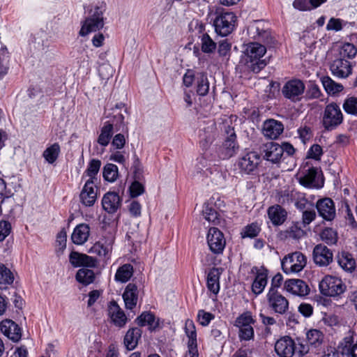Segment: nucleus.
Wrapping results in <instances>:
<instances>
[{
	"label": "nucleus",
	"mask_w": 357,
	"mask_h": 357,
	"mask_svg": "<svg viewBox=\"0 0 357 357\" xmlns=\"http://www.w3.org/2000/svg\"><path fill=\"white\" fill-rule=\"evenodd\" d=\"M202 50L204 53L210 54L214 52L217 45L208 33H203L201 38Z\"/></svg>",
	"instance_id": "51"
},
{
	"label": "nucleus",
	"mask_w": 357,
	"mask_h": 357,
	"mask_svg": "<svg viewBox=\"0 0 357 357\" xmlns=\"http://www.w3.org/2000/svg\"><path fill=\"white\" fill-rule=\"evenodd\" d=\"M220 269L215 267L211 268L206 278V285L208 289L214 294H218L220 291Z\"/></svg>",
	"instance_id": "34"
},
{
	"label": "nucleus",
	"mask_w": 357,
	"mask_h": 357,
	"mask_svg": "<svg viewBox=\"0 0 357 357\" xmlns=\"http://www.w3.org/2000/svg\"><path fill=\"white\" fill-rule=\"evenodd\" d=\"M197 72H195L193 70L188 69L183 77V84L186 87L192 86V84L197 81Z\"/></svg>",
	"instance_id": "59"
},
{
	"label": "nucleus",
	"mask_w": 357,
	"mask_h": 357,
	"mask_svg": "<svg viewBox=\"0 0 357 357\" xmlns=\"http://www.w3.org/2000/svg\"><path fill=\"white\" fill-rule=\"evenodd\" d=\"M130 197H137L144 192V186L137 180L134 181L129 188Z\"/></svg>",
	"instance_id": "58"
},
{
	"label": "nucleus",
	"mask_w": 357,
	"mask_h": 357,
	"mask_svg": "<svg viewBox=\"0 0 357 357\" xmlns=\"http://www.w3.org/2000/svg\"><path fill=\"white\" fill-rule=\"evenodd\" d=\"M320 238L328 245H335L338 240L336 230L331 227H326L319 234Z\"/></svg>",
	"instance_id": "40"
},
{
	"label": "nucleus",
	"mask_w": 357,
	"mask_h": 357,
	"mask_svg": "<svg viewBox=\"0 0 357 357\" xmlns=\"http://www.w3.org/2000/svg\"><path fill=\"white\" fill-rule=\"evenodd\" d=\"M111 251L112 246L110 245H105L100 241L96 243L89 250V252L95 253L99 257H102L105 259H108L109 257Z\"/></svg>",
	"instance_id": "49"
},
{
	"label": "nucleus",
	"mask_w": 357,
	"mask_h": 357,
	"mask_svg": "<svg viewBox=\"0 0 357 357\" xmlns=\"http://www.w3.org/2000/svg\"><path fill=\"white\" fill-rule=\"evenodd\" d=\"M122 131L128 134V128L124 122V116L121 113L114 114L112 121H107L104 123L100 128V133L97 139V142L102 146H107L114 135V131Z\"/></svg>",
	"instance_id": "2"
},
{
	"label": "nucleus",
	"mask_w": 357,
	"mask_h": 357,
	"mask_svg": "<svg viewBox=\"0 0 357 357\" xmlns=\"http://www.w3.org/2000/svg\"><path fill=\"white\" fill-rule=\"evenodd\" d=\"M69 261L75 267L95 268L97 266L98 261L96 258L86 254L72 251L69 255Z\"/></svg>",
	"instance_id": "19"
},
{
	"label": "nucleus",
	"mask_w": 357,
	"mask_h": 357,
	"mask_svg": "<svg viewBox=\"0 0 357 357\" xmlns=\"http://www.w3.org/2000/svg\"><path fill=\"white\" fill-rule=\"evenodd\" d=\"M196 93L199 96H205L209 91V82L207 74L204 72H197L195 82Z\"/></svg>",
	"instance_id": "35"
},
{
	"label": "nucleus",
	"mask_w": 357,
	"mask_h": 357,
	"mask_svg": "<svg viewBox=\"0 0 357 357\" xmlns=\"http://www.w3.org/2000/svg\"><path fill=\"white\" fill-rule=\"evenodd\" d=\"M121 199L118 193L108 192L104 195L102 199L103 209L109 213H114L120 207Z\"/></svg>",
	"instance_id": "27"
},
{
	"label": "nucleus",
	"mask_w": 357,
	"mask_h": 357,
	"mask_svg": "<svg viewBox=\"0 0 357 357\" xmlns=\"http://www.w3.org/2000/svg\"><path fill=\"white\" fill-rule=\"evenodd\" d=\"M214 318L215 315L211 312H206L204 310L198 311L197 321L202 326H207Z\"/></svg>",
	"instance_id": "57"
},
{
	"label": "nucleus",
	"mask_w": 357,
	"mask_h": 357,
	"mask_svg": "<svg viewBox=\"0 0 357 357\" xmlns=\"http://www.w3.org/2000/svg\"><path fill=\"white\" fill-rule=\"evenodd\" d=\"M263 158L273 164L280 162L282 158V149L278 143L270 142L264 145L262 149Z\"/></svg>",
	"instance_id": "25"
},
{
	"label": "nucleus",
	"mask_w": 357,
	"mask_h": 357,
	"mask_svg": "<svg viewBox=\"0 0 357 357\" xmlns=\"http://www.w3.org/2000/svg\"><path fill=\"white\" fill-rule=\"evenodd\" d=\"M356 54L357 48L350 43H344L339 50L340 58H343L344 59H352L356 56Z\"/></svg>",
	"instance_id": "48"
},
{
	"label": "nucleus",
	"mask_w": 357,
	"mask_h": 357,
	"mask_svg": "<svg viewBox=\"0 0 357 357\" xmlns=\"http://www.w3.org/2000/svg\"><path fill=\"white\" fill-rule=\"evenodd\" d=\"M251 272L252 273H255V277L252 284V291L256 295H259L264 291L267 284L268 271L264 266H261L260 268L254 266Z\"/></svg>",
	"instance_id": "14"
},
{
	"label": "nucleus",
	"mask_w": 357,
	"mask_h": 357,
	"mask_svg": "<svg viewBox=\"0 0 357 357\" xmlns=\"http://www.w3.org/2000/svg\"><path fill=\"white\" fill-rule=\"evenodd\" d=\"M101 164V161L98 159L91 160L82 178L86 175L89 177L88 180H92L95 182L97 179L96 176L99 172Z\"/></svg>",
	"instance_id": "44"
},
{
	"label": "nucleus",
	"mask_w": 357,
	"mask_h": 357,
	"mask_svg": "<svg viewBox=\"0 0 357 357\" xmlns=\"http://www.w3.org/2000/svg\"><path fill=\"white\" fill-rule=\"evenodd\" d=\"M213 26L215 33L222 37L229 36L234 31L236 16L233 12L226 11L224 8H217L214 13Z\"/></svg>",
	"instance_id": "3"
},
{
	"label": "nucleus",
	"mask_w": 357,
	"mask_h": 357,
	"mask_svg": "<svg viewBox=\"0 0 357 357\" xmlns=\"http://www.w3.org/2000/svg\"><path fill=\"white\" fill-rule=\"evenodd\" d=\"M225 137L222 144L219 147V157L223 160L234 156L239 149L236 141V135L234 127L225 126Z\"/></svg>",
	"instance_id": "7"
},
{
	"label": "nucleus",
	"mask_w": 357,
	"mask_h": 357,
	"mask_svg": "<svg viewBox=\"0 0 357 357\" xmlns=\"http://www.w3.org/2000/svg\"><path fill=\"white\" fill-rule=\"evenodd\" d=\"M297 132L298 134L299 138L303 144H306V142L313 137L312 128L306 125L301 126L298 129Z\"/></svg>",
	"instance_id": "56"
},
{
	"label": "nucleus",
	"mask_w": 357,
	"mask_h": 357,
	"mask_svg": "<svg viewBox=\"0 0 357 357\" xmlns=\"http://www.w3.org/2000/svg\"><path fill=\"white\" fill-rule=\"evenodd\" d=\"M248 33L258 43H264L268 47H272L275 43V38L271 36L268 29H264V24L260 22H255L248 28Z\"/></svg>",
	"instance_id": "12"
},
{
	"label": "nucleus",
	"mask_w": 357,
	"mask_h": 357,
	"mask_svg": "<svg viewBox=\"0 0 357 357\" xmlns=\"http://www.w3.org/2000/svg\"><path fill=\"white\" fill-rule=\"evenodd\" d=\"M284 233L286 238L294 239H299L305 234L304 230L299 226L298 222L293 223Z\"/></svg>",
	"instance_id": "50"
},
{
	"label": "nucleus",
	"mask_w": 357,
	"mask_h": 357,
	"mask_svg": "<svg viewBox=\"0 0 357 357\" xmlns=\"http://www.w3.org/2000/svg\"><path fill=\"white\" fill-rule=\"evenodd\" d=\"M1 333L14 342H19L22 338L21 328L11 319H4L0 323Z\"/></svg>",
	"instance_id": "18"
},
{
	"label": "nucleus",
	"mask_w": 357,
	"mask_h": 357,
	"mask_svg": "<svg viewBox=\"0 0 357 357\" xmlns=\"http://www.w3.org/2000/svg\"><path fill=\"white\" fill-rule=\"evenodd\" d=\"M216 126L215 123H209L199 130V139L200 146L206 149L215 139Z\"/></svg>",
	"instance_id": "26"
},
{
	"label": "nucleus",
	"mask_w": 357,
	"mask_h": 357,
	"mask_svg": "<svg viewBox=\"0 0 357 357\" xmlns=\"http://www.w3.org/2000/svg\"><path fill=\"white\" fill-rule=\"evenodd\" d=\"M67 234L64 229H61L56 236L57 252H63L66 247Z\"/></svg>",
	"instance_id": "60"
},
{
	"label": "nucleus",
	"mask_w": 357,
	"mask_h": 357,
	"mask_svg": "<svg viewBox=\"0 0 357 357\" xmlns=\"http://www.w3.org/2000/svg\"><path fill=\"white\" fill-rule=\"evenodd\" d=\"M133 271V266L130 264H125L117 269L114 280L116 282L126 283L132 276Z\"/></svg>",
	"instance_id": "37"
},
{
	"label": "nucleus",
	"mask_w": 357,
	"mask_h": 357,
	"mask_svg": "<svg viewBox=\"0 0 357 357\" xmlns=\"http://www.w3.org/2000/svg\"><path fill=\"white\" fill-rule=\"evenodd\" d=\"M269 219L275 226L282 225L287 217V211L280 204H275L270 206L267 210Z\"/></svg>",
	"instance_id": "28"
},
{
	"label": "nucleus",
	"mask_w": 357,
	"mask_h": 357,
	"mask_svg": "<svg viewBox=\"0 0 357 357\" xmlns=\"http://www.w3.org/2000/svg\"><path fill=\"white\" fill-rule=\"evenodd\" d=\"M266 52V47L258 42L250 43L245 50L246 55L245 65L248 70L259 73L264 69L268 62L261 58Z\"/></svg>",
	"instance_id": "1"
},
{
	"label": "nucleus",
	"mask_w": 357,
	"mask_h": 357,
	"mask_svg": "<svg viewBox=\"0 0 357 357\" xmlns=\"http://www.w3.org/2000/svg\"><path fill=\"white\" fill-rule=\"evenodd\" d=\"M11 231V225L8 221H1L0 222V242L4 241V239L10 234Z\"/></svg>",
	"instance_id": "63"
},
{
	"label": "nucleus",
	"mask_w": 357,
	"mask_h": 357,
	"mask_svg": "<svg viewBox=\"0 0 357 357\" xmlns=\"http://www.w3.org/2000/svg\"><path fill=\"white\" fill-rule=\"evenodd\" d=\"M267 307L276 315H284L289 310V301L278 291L268 289L266 294Z\"/></svg>",
	"instance_id": "9"
},
{
	"label": "nucleus",
	"mask_w": 357,
	"mask_h": 357,
	"mask_svg": "<svg viewBox=\"0 0 357 357\" xmlns=\"http://www.w3.org/2000/svg\"><path fill=\"white\" fill-rule=\"evenodd\" d=\"M9 55L3 54V56H0V79L5 76L9 70Z\"/></svg>",
	"instance_id": "61"
},
{
	"label": "nucleus",
	"mask_w": 357,
	"mask_h": 357,
	"mask_svg": "<svg viewBox=\"0 0 357 357\" xmlns=\"http://www.w3.org/2000/svg\"><path fill=\"white\" fill-rule=\"evenodd\" d=\"M255 320L252 318L250 312H245L239 315L235 320L234 326L237 328L253 325Z\"/></svg>",
	"instance_id": "54"
},
{
	"label": "nucleus",
	"mask_w": 357,
	"mask_h": 357,
	"mask_svg": "<svg viewBox=\"0 0 357 357\" xmlns=\"http://www.w3.org/2000/svg\"><path fill=\"white\" fill-rule=\"evenodd\" d=\"M312 257L314 262L317 265L327 266L333 261V254L326 245L320 243L314 248Z\"/></svg>",
	"instance_id": "16"
},
{
	"label": "nucleus",
	"mask_w": 357,
	"mask_h": 357,
	"mask_svg": "<svg viewBox=\"0 0 357 357\" xmlns=\"http://www.w3.org/2000/svg\"><path fill=\"white\" fill-rule=\"evenodd\" d=\"M320 172H321V171L317 167H310L306 171L301 183L305 186L321 188L324 185V180L321 179V184L318 183Z\"/></svg>",
	"instance_id": "30"
},
{
	"label": "nucleus",
	"mask_w": 357,
	"mask_h": 357,
	"mask_svg": "<svg viewBox=\"0 0 357 357\" xmlns=\"http://www.w3.org/2000/svg\"><path fill=\"white\" fill-rule=\"evenodd\" d=\"M142 333V330L137 327L131 328L127 331L123 338V344L126 349L131 351L136 348Z\"/></svg>",
	"instance_id": "32"
},
{
	"label": "nucleus",
	"mask_w": 357,
	"mask_h": 357,
	"mask_svg": "<svg viewBox=\"0 0 357 357\" xmlns=\"http://www.w3.org/2000/svg\"><path fill=\"white\" fill-rule=\"evenodd\" d=\"M89 232L90 227L89 225L79 224L74 229L71 235V240L76 245H82L88 240Z\"/></svg>",
	"instance_id": "33"
},
{
	"label": "nucleus",
	"mask_w": 357,
	"mask_h": 357,
	"mask_svg": "<svg viewBox=\"0 0 357 357\" xmlns=\"http://www.w3.org/2000/svg\"><path fill=\"white\" fill-rule=\"evenodd\" d=\"M61 152L59 143L56 142L48 146L43 153V157L49 164H53L58 159Z\"/></svg>",
	"instance_id": "39"
},
{
	"label": "nucleus",
	"mask_w": 357,
	"mask_h": 357,
	"mask_svg": "<svg viewBox=\"0 0 357 357\" xmlns=\"http://www.w3.org/2000/svg\"><path fill=\"white\" fill-rule=\"evenodd\" d=\"M206 240L209 249L213 254L222 253L226 245V240L223 233L219 229L211 227L208 229Z\"/></svg>",
	"instance_id": "11"
},
{
	"label": "nucleus",
	"mask_w": 357,
	"mask_h": 357,
	"mask_svg": "<svg viewBox=\"0 0 357 357\" xmlns=\"http://www.w3.org/2000/svg\"><path fill=\"white\" fill-rule=\"evenodd\" d=\"M306 338L310 345L318 347L323 343L324 335L318 329H310L306 333Z\"/></svg>",
	"instance_id": "42"
},
{
	"label": "nucleus",
	"mask_w": 357,
	"mask_h": 357,
	"mask_svg": "<svg viewBox=\"0 0 357 357\" xmlns=\"http://www.w3.org/2000/svg\"><path fill=\"white\" fill-rule=\"evenodd\" d=\"M105 9L102 6H96L94 10H90V15L82 22L79 34L86 36L91 32H96L102 29L104 26Z\"/></svg>",
	"instance_id": "4"
},
{
	"label": "nucleus",
	"mask_w": 357,
	"mask_h": 357,
	"mask_svg": "<svg viewBox=\"0 0 357 357\" xmlns=\"http://www.w3.org/2000/svg\"><path fill=\"white\" fill-rule=\"evenodd\" d=\"M342 108L347 114L357 116V97H347L343 102Z\"/></svg>",
	"instance_id": "52"
},
{
	"label": "nucleus",
	"mask_w": 357,
	"mask_h": 357,
	"mask_svg": "<svg viewBox=\"0 0 357 357\" xmlns=\"http://www.w3.org/2000/svg\"><path fill=\"white\" fill-rule=\"evenodd\" d=\"M108 315L114 325L119 328L124 327L128 321L126 314L114 301L108 306Z\"/></svg>",
	"instance_id": "22"
},
{
	"label": "nucleus",
	"mask_w": 357,
	"mask_h": 357,
	"mask_svg": "<svg viewBox=\"0 0 357 357\" xmlns=\"http://www.w3.org/2000/svg\"><path fill=\"white\" fill-rule=\"evenodd\" d=\"M323 154V150L320 145L319 144H313L309 149L307 152V157L310 158L314 159L316 160H319L321 159V156Z\"/></svg>",
	"instance_id": "62"
},
{
	"label": "nucleus",
	"mask_w": 357,
	"mask_h": 357,
	"mask_svg": "<svg viewBox=\"0 0 357 357\" xmlns=\"http://www.w3.org/2000/svg\"><path fill=\"white\" fill-rule=\"evenodd\" d=\"M126 137L122 133H118L115 135L112 141V145L116 149H121L126 144Z\"/></svg>",
	"instance_id": "64"
},
{
	"label": "nucleus",
	"mask_w": 357,
	"mask_h": 357,
	"mask_svg": "<svg viewBox=\"0 0 357 357\" xmlns=\"http://www.w3.org/2000/svg\"><path fill=\"white\" fill-rule=\"evenodd\" d=\"M299 192L289 189H284L278 191L276 194V201L281 205H289L293 203Z\"/></svg>",
	"instance_id": "36"
},
{
	"label": "nucleus",
	"mask_w": 357,
	"mask_h": 357,
	"mask_svg": "<svg viewBox=\"0 0 357 357\" xmlns=\"http://www.w3.org/2000/svg\"><path fill=\"white\" fill-rule=\"evenodd\" d=\"M94 181L87 180L80 192L81 203L85 206H92L97 199V193L93 188Z\"/></svg>",
	"instance_id": "24"
},
{
	"label": "nucleus",
	"mask_w": 357,
	"mask_h": 357,
	"mask_svg": "<svg viewBox=\"0 0 357 357\" xmlns=\"http://www.w3.org/2000/svg\"><path fill=\"white\" fill-rule=\"evenodd\" d=\"M102 176L108 182H114L119 176L118 167L112 163L106 164L103 167Z\"/></svg>",
	"instance_id": "45"
},
{
	"label": "nucleus",
	"mask_w": 357,
	"mask_h": 357,
	"mask_svg": "<svg viewBox=\"0 0 357 357\" xmlns=\"http://www.w3.org/2000/svg\"><path fill=\"white\" fill-rule=\"evenodd\" d=\"M284 131L282 122L270 119L264 121L262 132L264 135L271 139H276Z\"/></svg>",
	"instance_id": "21"
},
{
	"label": "nucleus",
	"mask_w": 357,
	"mask_h": 357,
	"mask_svg": "<svg viewBox=\"0 0 357 357\" xmlns=\"http://www.w3.org/2000/svg\"><path fill=\"white\" fill-rule=\"evenodd\" d=\"M126 307L132 310L137 305L138 300V289L135 284L129 283L123 294Z\"/></svg>",
	"instance_id": "29"
},
{
	"label": "nucleus",
	"mask_w": 357,
	"mask_h": 357,
	"mask_svg": "<svg viewBox=\"0 0 357 357\" xmlns=\"http://www.w3.org/2000/svg\"><path fill=\"white\" fill-rule=\"evenodd\" d=\"M306 263L305 256L300 252H295L285 256L282 260L281 265L285 273H290L300 272L305 266Z\"/></svg>",
	"instance_id": "10"
},
{
	"label": "nucleus",
	"mask_w": 357,
	"mask_h": 357,
	"mask_svg": "<svg viewBox=\"0 0 357 357\" xmlns=\"http://www.w3.org/2000/svg\"><path fill=\"white\" fill-rule=\"evenodd\" d=\"M261 157L256 151H249L238 158L237 166L242 174L257 175Z\"/></svg>",
	"instance_id": "6"
},
{
	"label": "nucleus",
	"mask_w": 357,
	"mask_h": 357,
	"mask_svg": "<svg viewBox=\"0 0 357 357\" xmlns=\"http://www.w3.org/2000/svg\"><path fill=\"white\" fill-rule=\"evenodd\" d=\"M319 288L324 296L336 297L346 291L347 286L340 278L326 275L319 282Z\"/></svg>",
	"instance_id": "5"
},
{
	"label": "nucleus",
	"mask_w": 357,
	"mask_h": 357,
	"mask_svg": "<svg viewBox=\"0 0 357 357\" xmlns=\"http://www.w3.org/2000/svg\"><path fill=\"white\" fill-rule=\"evenodd\" d=\"M76 280L84 286L92 284L96 279L93 271L88 268H80L75 275Z\"/></svg>",
	"instance_id": "38"
},
{
	"label": "nucleus",
	"mask_w": 357,
	"mask_h": 357,
	"mask_svg": "<svg viewBox=\"0 0 357 357\" xmlns=\"http://www.w3.org/2000/svg\"><path fill=\"white\" fill-rule=\"evenodd\" d=\"M322 84L328 94H335L342 91L344 89L343 86L340 84L335 82L329 77H324L321 79Z\"/></svg>",
	"instance_id": "47"
},
{
	"label": "nucleus",
	"mask_w": 357,
	"mask_h": 357,
	"mask_svg": "<svg viewBox=\"0 0 357 357\" xmlns=\"http://www.w3.org/2000/svg\"><path fill=\"white\" fill-rule=\"evenodd\" d=\"M13 273L3 264L0 263V289H6V286L13 284Z\"/></svg>",
	"instance_id": "41"
},
{
	"label": "nucleus",
	"mask_w": 357,
	"mask_h": 357,
	"mask_svg": "<svg viewBox=\"0 0 357 357\" xmlns=\"http://www.w3.org/2000/svg\"><path fill=\"white\" fill-rule=\"evenodd\" d=\"M205 219L214 225H219L221 221L220 215L215 208L209 204H205L203 209Z\"/></svg>",
	"instance_id": "43"
},
{
	"label": "nucleus",
	"mask_w": 357,
	"mask_h": 357,
	"mask_svg": "<svg viewBox=\"0 0 357 357\" xmlns=\"http://www.w3.org/2000/svg\"><path fill=\"white\" fill-rule=\"evenodd\" d=\"M135 322L139 326H149L150 331H155L160 327L159 319H155V315L151 312H144L138 316Z\"/></svg>",
	"instance_id": "31"
},
{
	"label": "nucleus",
	"mask_w": 357,
	"mask_h": 357,
	"mask_svg": "<svg viewBox=\"0 0 357 357\" xmlns=\"http://www.w3.org/2000/svg\"><path fill=\"white\" fill-rule=\"evenodd\" d=\"M338 264L344 270L349 272H352L356 268V261L348 252L342 253L338 257Z\"/></svg>",
	"instance_id": "46"
},
{
	"label": "nucleus",
	"mask_w": 357,
	"mask_h": 357,
	"mask_svg": "<svg viewBox=\"0 0 357 357\" xmlns=\"http://www.w3.org/2000/svg\"><path fill=\"white\" fill-rule=\"evenodd\" d=\"M275 351L280 357H292L296 353V344L289 336H284L275 344Z\"/></svg>",
	"instance_id": "17"
},
{
	"label": "nucleus",
	"mask_w": 357,
	"mask_h": 357,
	"mask_svg": "<svg viewBox=\"0 0 357 357\" xmlns=\"http://www.w3.org/2000/svg\"><path fill=\"white\" fill-rule=\"evenodd\" d=\"M330 69L333 75L340 77H347L352 73L350 62L343 58L335 59L331 64Z\"/></svg>",
	"instance_id": "23"
},
{
	"label": "nucleus",
	"mask_w": 357,
	"mask_h": 357,
	"mask_svg": "<svg viewBox=\"0 0 357 357\" xmlns=\"http://www.w3.org/2000/svg\"><path fill=\"white\" fill-rule=\"evenodd\" d=\"M261 231V228L259 227L258 223L252 222L247 226H245L243 231H241V237L243 238H255L258 236Z\"/></svg>",
	"instance_id": "53"
},
{
	"label": "nucleus",
	"mask_w": 357,
	"mask_h": 357,
	"mask_svg": "<svg viewBox=\"0 0 357 357\" xmlns=\"http://www.w3.org/2000/svg\"><path fill=\"white\" fill-rule=\"evenodd\" d=\"M343 121V114L335 102L328 104L324 109L322 117V125L326 130L331 131L335 129Z\"/></svg>",
	"instance_id": "8"
},
{
	"label": "nucleus",
	"mask_w": 357,
	"mask_h": 357,
	"mask_svg": "<svg viewBox=\"0 0 357 357\" xmlns=\"http://www.w3.org/2000/svg\"><path fill=\"white\" fill-rule=\"evenodd\" d=\"M319 216L326 221H332L336 216V211L333 200L329 197L319 199L316 203Z\"/></svg>",
	"instance_id": "15"
},
{
	"label": "nucleus",
	"mask_w": 357,
	"mask_h": 357,
	"mask_svg": "<svg viewBox=\"0 0 357 357\" xmlns=\"http://www.w3.org/2000/svg\"><path fill=\"white\" fill-rule=\"evenodd\" d=\"M305 86L303 81L298 79H291L285 83L282 89L284 98L296 102L301 100Z\"/></svg>",
	"instance_id": "13"
},
{
	"label": "nucleus",
	"mask_w": 357,
	"mask_h": 357,
	"mask_svg": "<svg viewBox=\"0 0 357 357\" xmlns=\"http://www.w3.org/2000/svg\"><path fill=\"white\" fill-rule=\"evenodd\" d=\"M284 289L298 296H305L309 294L310 288L308 285L301 279H289L285 281Z\"/></svg>",
	"instance_id": "20"
},
{
	"label": "nucleus",
	"mask_w": 357,
	"mask_h": 357,
	"mask_svg": "<svg viewBox=\"0 0 357 357\" xmlns=\"http://www.w3.org/2000/svg\"><path fill=\"white\" fill-rule=\"evenodd\" d=\"M238 337L241 340L248 341L254 338L255 332L252 325L238 328Z\"/></svg>",
	"instance_id": "55"
}]
</instances>
